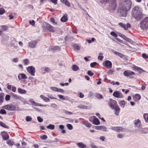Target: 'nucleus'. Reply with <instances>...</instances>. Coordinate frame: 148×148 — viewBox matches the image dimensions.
Returning a JSON list of instances; mask_svg holds the SVG:
<instances>
[{
  "label": "nucleus",
  "instance_id": "c9c22d12",
  "mask_svg": "<svg viewBox=\"0 0 148 148\" xmlns=\"http://www.w3.org/2000/svg\"><path fill=\"white\" fill-rule=\"evenodd\" d=\"M103 65L104 64V65H112V63L110 61L106 60L103 62Z\"/></svg>",
  "mask_w": 148,
  "mask_h": 148
},
{
  "label": "nucleus",
  "instance_id": "3c124183",
  "mask_svg": "<svg viewBox=\"0 0 148 148\" xmlns=\"http://www.w3.org/2000/svg\"><path fill=\"white\" fill-rule=\"evenodd\" d=\"M47 138V137L46 135H43L42 136H40L41 139L43 140H45Z\"/></svg>",
  "mask_w": 148,
  "mask_h": 148
},
{
  "label": "nucleus",
  "instance_id": "864d4df0",
  "mask_svg": "<svg viewBox=\"0 0 148 148\" xmlns=\"http://www.w3.org/2000/svg\"><path fill=\"white\" fill-rule=\"evenodd\" d=\"M90 76H92L94 74L92 72V71H88L87 73Z\"/></svg>",
  "mask_w": 148,
  "mask_h": 148
},
{
  "label": "nucleus",
  "instance_id": "aec40b11",
  "mask_svg": "<svg viewBox=\"0 0 148 148\" xmlns=\"http://www.w3.org/2000/svg\"><path fill=\"white\" fill-rule=\"evenodd\" d=\"M95 128L97 130H102L103 131H106L107 128L104 126H97L95 127Z\"/></svg>",
  "mask_w": 148,
  "mask_h": 148
},
{
  "label": "nucleus",
  "instance_id": "ea45409f",
  "mask_svg": "<svg viewBox=\"0 0 148 148\" xmlns=\"http://www.w3.org/2000/svg\"><path fill=\"white\" fill-rule=\"evenodd\" d=\"M7 143L10 146H12L14 145L13 142L10 140L8 141Z\"/></svg>",
  "mask_w": 148,
  "mask_h": 148
},
{
  "label": "nucleus",
  "instance_id": "39448f33",
  "mask_svg": "<svg viewBox=\"0 0 148 148\" xmlns=\"http://www.w3.org/2000/svg\"><path fill=\"white\" fill-rule=\"evenodd\" d=\"M120 9L119 10L120 15L121 16L125 17L127 16V12L130 9H128L125 7L119 5Z\"/></svg>",
  "mask_w": 148,
  "mask_h": 148
},
{
  "label": "nucleus",
  "instance_id": "58836bf2",
  "mask_svg": "<svg viewBox=\"0 0 148 148\" xmlns=\"http://www.w3.org/2000/svg\"><path fill=\"white\" fill-rule=\"evenodd\" d=\"M5 12V10L2 8H0V14L2 15Z\"/></svg>",
  "mask_w": 148,
  "mask_h": 148
},
{
  "label": "nucleus",
  "instance_id": "c85d7f7f",
  "mask_svg": "<svg viewBox=\"0 0 148 148\" xmlns=\"http://www.w3.org/2000/svg\"><path fill=\"white\" fill-rule=\"evenodd\" d=\"M78 108L82 109H88V106L86 105H80L77 107Z\"/></svg>",
  "mask_w": 148,
  "mask_h": 148
},
{
  "label": "nucleus",
  "instance_id": "ddd939ff",
  "mask_svg": "<svg viewBox=\"0 0 148 148\" xmlns=\"http://www.w3.org/2000/svg\"><path fill=\"white\" fill-rule=\"evenodd\" d=\"M37 43V42L36 40L31 41L28 43L29 47L31 48H35L36 47Z\"/></svg>",
  "mask_w": 148,
  "mask_h": 148
},
{
  "label": "nucleus",
  "instance_id": "8fccbe9b",
  "mask_svg": "<svg viewBox=\"0 0 148 148\" xmlns=\"http://www.w3.org/2000/svg\"><path fill=\"white\" fill-rule=\"evenodd\" d=\"M10 96L9 95H7L5 97V100L6 101H8L10 100Z\"/></svg>",
  "mask_w": 148,
  "mask_h": 148
},
{
  "label": "nucleus",
  "instance_id": "cd10ccee",
  "mask_svg": "<svg viewBox=\"0 0 148 148\" xmlns=\"http://www.w3.org/2000/svg\"><path fill=\"white\" fill-rule=\"evenodd\" d=\"M68 20V17L67 16H63L61 19V21L63 22H66Z\"/></svg>",
  "mask_w": 148,
  "mask_h": 148
},
{
  "label": "nucleus",
  "instance_id": "20e7f679",
  "mask_svg": "<svg viewBox=\"0 0 148 148\" xmlns=\"http://www.w3.org/2000/svg\"><path fill=\"white\" fill-rule=\"evenodd\" d=\"M140 27L143 30L146 29L148 28V17L144 18L140 22Z\"/></svg>",
  "mask_w": 148,
  "mask_h": 148
},
{
  "label": "nucleus",
  "instance_id": "7ed1b4c3",
  "mask_svg": "<svg viewBox=\"0 0 148 148\" xmlns=\"http://www.w3.org/2000/svg\"><path fill=\"white\" fill-rule=\"evenodd\" d=\"M132 4L131 0H121L119 5L125 7L128 9H130Z\"/></svg>",
  "mask_w": 148,
  "mask_h": 148
},
{
  "label": "nucleus",
  "instance_id": "bb28decb",
  "mask_svg": "<svg viewBox=\"0 0 148 148\" xmlns=\"http://www.w3.org/2000/svg\"><path fill=\"white\" fill-rule=\"evenodd\" d=\"M18 92L21 94H25L26 92V91L24 89H22L20 88L18 89Z\"/></svg>",
  "mask_w": 148,
  "mask_h": 148
},
{
  "label": "nucleus",
  "instance_id": "423d86ee",
  "mask_svg": "<svg viewBox=\"0 0 148 148\" xmlns=\"http://www.w3.org/2000/svg\"><path fill=\"white\" fill-rule=\"evenodd\" d=\"M123 75L126 76H129L130 78H134V75H135V73L129 70L125 71L123 72Z\"/></svg>",
  "mask_w": 148,
  "mask_h": 148
},
{
  "label": "nucleus",
  "instance_id": "72a5a7b5",
  "mask_svg": "<svg viewBox=\"0 0 148 148\" xmlns=\"http://www.w3.org/2000/svg\"><path fill=\"white\" fill-rule=\"evenodd\" d=\"M4 94L3 93H0V102H3L4 100Z\"/></svg>",
  "mask_w": 148,
  "mask_h": 148
},
{
  "label": "nucleus",
  "instance_id": "0e129e2a",
  "mask_svg": "<svg viewBox=\"0 0 148 148\" xmlns=\"http://www.w3.org/2000/svg\"><path fill=\"white\" fill-rule=\"evenodd\" d=\"M120 105L121 106H124L125 104V103L124 100L121 101H120Z\"/></svg>",
  "mask_w": 148,
  "mask_h": 148
},
{
  "label": "nucleus",
  "instance_id": "09e8293b",
  "mask_svg": "<svg viewBox=\"0 0 148 148\" xmlns=\"http://www.w3.org/2000/svg\"><path fill=\"white\" fill-rule=\"evenodd\" d=\"M110 34L115 37H117V35L114 32H111L110 33Z\"/></svg>",
  "mask_w": 148,
  "mask_h": 148
},
{
  "label": "nucleus",
  "instance_id": "6e6552de",
  "mask_svg": "<svg viewBox=\"0 0 148 148\" xmlns=\"http://www.w3.org/2000/svg\"><path fill=\"white\" fill-rule=\"evenodd\" d=\"M108 106L112 109L117 105V101L112 99H109V102L108 103Z\"/></svg>",
  "mask_w": 148,
  "mask_h": 148
},
{
  "label": "nucleus",
  "instance_id": "b1692460",
  "mask_svg": "<svg viewBox=\"0 0 148 148\" xmlns=\"http://www.w3.org/2000/svg\"><path fill=\"white\" fill-rule=\"evenodd\" d=\"M147 130H148V129L146 128H141L139 130V132L141 134H146L147 132Z\"/></svg>",
  "mask_w": 148,
  "mask_h": 148
},
{
  "label": "nucleus",
  "instance_id": "13d9d810",
  "mask_svg": "<svg viewBox=\"0 0 148 148\" xmlns=\"http://www.w3.org/2000/svg\"><path fill=\"white\" fill-rule=\"evenodd\" d=\"M142 56L143 58L145 59H146L148 58V56L146 55L145 53H143L142 54Z\"/></svg>",
  "mask_w": 148,
  "mask_h": 148
},
{
  "label": "nucleus",
  "instance_id": "f704fd0d",
  "mask_svg": "<svg viewBox=\"0 0 148 148\" xmlns=\"http://www.w3.org/2000/svg\"><path fill=\"white\" fill-rule=\"evenodd\" d=\"M118 24L121 27H123L125 29L127 30L126 25L121 23H119Z\"/></svg>",
  "mask_w": 148,
  "mask_h": 148
},
{
  "label": "nucleus",
  "instance_id": "6e6d98bb",
  "mask_svg": "<svg viewBox=\"0 0 148 148\" xmlns=\"http://www.w3.org/2000/svg\"><path fill=\"white\" fill-rule=\"evenodd\" d=\"M24 64H27L29 63V61L28 59H25L23 60V61Z\"/></svg>",
  "mask_w": 148,
  "mask_h": 148
},
{
  "label": "nucleus",
  "instance_id": "7c9ffc66",
  "mask_svg": "<svg viewBox=\"0 0 148 148\" xmlns=\"http://www.w3.org/2000/svg\"><path fill=\"white\" fill-rule=\"evenodd\" d=\"M0 27H1V30L2 32L7 30L8 28V26L5 25H1Z\"/></svg>",
  "mask_w": 148,
  "mask_h": 148
},
{
  "label": "nucleus",
  "instance_id": "a19ab883",
  "mask_svg": "<svg viewBox=\"0 0 148 148\" xmlns=\"http://www.w3.org/2000/svg\"><path fill=\"white\" fill-rule=\"evenodd\" d=\"M102 54L103 53H99V55L98 57V59L100 60H103V57L102 56Z\"/></svg>",
  "mask_w": 148,
  "mask_h": 148
},
{
  "label": "nucleus",
  "instance_id": "dca6fc26",
  "mask_svg": "<svg viewBox=\"0 0 148 148\" xmlns=\"http://www.w3.org/2000/svg\"><path fill=\"white\" fill-rule=\"evenodd\" d=\"M133 98L135 101H138L140 99L141 97L139 94H136L133 96Z\"/></svg>",
  "mask_w": 148,
  "mask_h": 148
},
{
  "label": "nucleus",
  "instance_id": "e433bc0d",
  "mask_svg": "<svg viewBox=\"0 0 148 148\" xmlns=\"http://www.w3.org/2000/svg\"><path fill=\"white\" fill-rule=\"evenodd\" d=\"M114 53L115 54L119 56L121 58H123L124 56V55L123 54L119 52L115 51Z\"/></svg>",
  "mask_w": 148,
  "mask_h": 148
},
{
  "label": "nucleus",
  "instance_id": "c756f323",
  "mask_svg": "<svg viewBox=\"0 0 148 148\" xmlns=\"http://www.w3.org/2000/svg\"><path fill=\"white\" fill-rule=\"evenodd\" d=\"M47 127L48 129L51 130H53L54 129L55 125H54L50 124L49 125L47 126Z\"/></svg>",
  "mask_w": 148,
  "mask_h": 148
},
{
  "label": "nucleus",
  "instance_id": "a878e982",
  "mask_svg": "<svg viewBox=\"0 0 148 148\" xmlns=\"http://www.w3.org/2000/svg\"><path fill=\"white\" fill-rule=\"evenodd\" d=\"M82 123L86 127H90L91 126V123L86 121H83Z\"/></svg>",
  "mask_w": 148,
  "mask_h": 148
},
{
  "label": "nucleus",
  "instance_id": "5701e85b",
  "mask_svg": "<svg viewBox=\"0 0 148 148\" xmlns=\"http://www.w3.org/2000/svg\"><path fill=\"white\" fill-rule=\"evenodd\" d=\"M77 145L80 148H86V145L81 143H77Z\"/></svg>",
  "mask_w": 148,
  "mask_h": 148
},
{
  "label": "nucleus",
  "instance_id": "de8ad7c7",
  "mask_svg": "<svg viewBox=\"0 0 148 148\" xmlns=\"http://www.w3.org/2000/svg\"><path fill=\"white\" fill-rule=\"evenodd\" d=\"M51 90L55 91H58V89L57 87H52L51 88Z\"/></svg>",
  "mask_w": 148,
  "mask_h": 148
},
{
  "label": "nucleus",
  "instance_id": "e2e57ef3",
  "mask_svg": "<svg viewBox=\"0 0 148 148\" xmlns=\"http://www.w3.org/2000/svg\"><path fill=\"white\" fill-rule=\"evenodd\" d=\"M29 23L33 26L35 24V21L33 20H32V21H30L29 22Z\"/></svg>",
  "mask_w": 148,
  "mask_h": 148
},
{
  "label": "nucleus",
  "instance_id": "bf43d9fd",
  "mask_svg": "<svg viewBox=\"0 0 148 148\" xmlns=\"http://www.w3.org/2000/svg\"><path fill=\"white\" fill-rule=\"evenodd\" d=\"M74 47L75 49H77V50H80V48L77 45H74Z\"/></svg>",
  "mask_w": 148,
  "mask_h": 148
},
{
  "label": "nucleus",
  "instance_id": "f8f14e48",
  "mask_svg": "<svg viewBox=\"0 0 148 148\" xmlns=\"http://www.w3.org/2000/svg\"><path fill=\"white\" fill-rule=\"evenodd\" d=\"M28 72L32 75L34 76L35 70V68L32 66H29L27 69Z\"/></svg>",
  "mask_w": 148,
  "mask_h": 148
},
{
  "label": "nucleus",
  "instance_id": "0eeeda50",
  "mask_svg": "<svg viewBox=\"0 0 148 148\" xmlns=\"http://www.w3.org/2000/svg\"><path fill=\"white\" fill-rule=\"evenodd\" d=\"M3 108L8 110L14 111L16 110V107L12 104H8L3 107Z\"/></svg>",
  "mask_w": 148,
  "mask_h": 148
},
{
  "label": "nucleus",
  "instance_id": "f3484780",
  "mask_svg": "<svg viewBox=\"0 0 148 148\" xmlns=\"http://www.w3.org/2000/svg\"><path fill=\"white\" fill-rule=\"evenodd\" d=\"M114 109L115 110V114L117 115L118 116L119 115V113L120 112V108L119 107V106L118 105L116 106L115 107H114V108L113 109Z\"/></svg>",
  "mask_w": 148,
  "mask_h": 148
},
{
  "label": "nucleus",
  "instance_id": "c03bdc74",
  "mask_svg": "<svg viewBox=\"0 0 148 148\" xmlns=\"http://www.w3.org/2000/svg\"><path fill=\"white\" fill-rule=\"evenodd\" d=\"M0 113L3 114H6V112L4 109H1L0 110Z\"/></svg>",
  "mask_w": 148,
  "mask_h": 148
},
{
  "label": "nucleus",
  "instance_id": "680f3d73",
  "mask_svg": "<svg viewBox=\"0 0 148 148\" xmlns=\"http://www.w3.org/2000/svg\"><path fill=\"white\" fill-rule=\"evenodd\" d=\"M44 70L47 73H49V72H50V69L49 68L46 67L45 69Z\"/></svg>",
  "mask_w": 148,
  "mask_h": 148
},
{
  "label": "nucleus",
  "instance_id": "393cba45",
  "mask_svg": "<svg viewBox=\"0 0 148 148\" xmlns=\"http://www.w3.org/2000/svg\"><path fill=\"white\" fill-rule=\"evenodd\" d=\"M134 123L136 126L137 127L138 125H140V126H141V122L140 120L139 119H138L137 120H135Z\"/></svg>",
  "mask_w": 148,
  "mask_h": 148
},
{
  "label": "nucleus",
  "instance_id": "4468645a",
  "mask_svg": "<svg viewBox=\"0 0 148 148\" xmlns=\"http://www.w3.org/2000/svg\"><path fill=\"white\" fill-rule=\"evenodd\" d=\"M1 136L4 140H6L8 139L9 136L6 132H3L1 133Z\"/></svg>",
  "mask_w": 148,
  "mask_h": 148
},
{
  "label": "nucleus",
  "instance_id": "a18cd8bd",
  "mask_svg": "<svg viewBox=\"0 0 148 148\" xmlns=\"http://www.w3.org/2000/svg\"><path fill=\"white\" fill-rule=\"evenodd\" d=\"M97 98L99 99H102L103 98L102 95L100 94H98L97 95Z\"/></svg>",
  "mask_w": 148,
  "mask_h": 148
},
{
  "label": "nucleus",
  "instance_id": "9b49d317",
  "mask_svg": "<svg viewBox=\"0 0 148 148\" xmlns=\"http://www.w3.org/2000/svg\"><path fill=\"white\" fill-rule=\"evenodd\" d=\"M111 129L116 132H123L124 131L125 129L121 126L112 127L111 128Z\"/></svg>",
  "mask_w": 148,
  "mask_h": 148
},
{
  "label": "nucleus",
  "instance_id": "6ab92c4d",
  "mask_svg": "<svg viewBox=\"0 0 148 148\" xmlns=\"http://www.w3.org/2000/svg\"><path fill=\"white\" fill-rule=\"evenodd\" d=\"M93 117H94V118L92 121V123L96 125L99 124L100 121L95 116H93Z\"/></svg>",
  "mask_w": 148,
  "mask_h": 148
},
{
  "label": "nucleus",
  "instance_id": "4be33fe9",
  "mask_svg": "<svg viewBox=\"0 0 148 148\" xmlns=\"http://www.w3.org/2000/svg\"><path fill=\"white\" fill-rule=\"evenodd\" d=\"M133 69L135 71H137L138 73H141L143 72L144 71L143 70L141 69L140 68L136 66H135L133 67Z\"/></svg>",
  "mask_w": 148,
  "mask_h": 148
},
{
  "label": "nucleus",
  "instance_id": "4d7b16f0",
  "mask_svg": "<svg viewBox=\"0 0 148 148\" xmlns=\"http://www.w3.org/2000/svg\"><path fill=\"white\" fill-rule=\"evenodd\" d=\"M50 21L51 22H53V23H54L55 24L57 25V23L56 22H55L54 18H50Z\"/></svg>",
  "mask_w": 148,
  "mask_h": 148
},
{
  "label": "nucleus",
  "instance_id": "37998d69",
  "mask_svg": "<svg viewBox=\"0 0 148 148\" xmlns=\"http://www.w3.org/2000/svg\"><path fill=\"white\" fill-rule=\"evenodd\" d=\"M32 117L30 116H26V120L27 121H30L32 120Z\"/></svg>",
  "mask_w": 148,
  "mask_h": 148
},
{
  "label": "nucleus",
  "instance_id": "1a4fd4ad",
  "mask_svg": "<svg viewBox=\"0 0 148 148\" xmlns=\"http://www.w3.org/2000/svg\"><path fill=\"white\" fill-rule=\"evenodd\" d=\"M113 95L114 97L119 98H122L124 97L122 93L120 91H114L113 94Z\"/></svg>",
  "mask_w": 148,
  "mask_h": 148
},
{
  "label": "nucleus",
  "instance_id": "9d476101",
  "mask_svg": "<svg viewBox=\"0 0 148 148\" xmlns=\"http://www.w3.org/2000/svg\"><path fill=\"white\" fill-rule=\"evenodd\" d=\"M29 102L32 103V105L35 106H40L46 107L47 106V105L41 104L40 103L36 102L33 99H30L29 100Z\"/></svg>",
  "mask_w": 148,
  "mask_h": 148
},
{
  "label": "nucleus",
  "instance_id": "412c9836",
  "mask_svg": "<svg viewBox=\"0 0 148 148\" xmlns=\"http://www.w3.org/2000/svg\"><path fill=\"white\" fill-rule=\"evenodd\" d=\"M119 36L123 39L130 42H132V41L130 39L127 38L123 34H121Z\"/></svg>",
  "mask_w": 148,
  "mask_h": 148
},
{
  "label": "nucleus",
  "instance_id": "052dcab7",
  "mask_svg": "<svg viewBox=\"0 0 148 148\" xmlns=\"http://www.w3.org/2000/svg\"><path fill=\"white\" fill-rule=\"evenodd\" d=\"M64 4H65V5H67V6L69 7L70 6V3H69V2L68 0H67V1L65 2V3H64Z\"/></svg>",
  "mask_w": 148,
  "mask_h": 148
},
{
  "label": "nucleus",
  "instance_id": "f03ea898",
  "mask_svg": "<svg viewBox=\"0 0 148 148\" xmlns=\"http://www.w3.org/2000/svg\"><path fill=\"white\" fill-rule=\"evenodd\" d=\"M116 0H100V2L102 4H104L107 2L109 4L108 10L111 12H113L115 10L116 5Z\"/></svg>",
  "mask_w": 148,
  "mask_h": 148
},
{
  "label": "nucleus",
  "instance_id": "a211bd4d",
  "mask_svg": "<svg viewBox=\"0 0 148 148\" xmlns=\"http://www.w3.org/2000/svg\"><path fill=\"white\" fill-rule=\"evenodd\" d=\"M46 27L47 29L49 31L51 32H53V27L50 24L47 23L46 24Z\"/></svg>",
  "mask_w": 148,
  "mask_h": 148
},
{
  "label": "nucleus",
  "instance_id": "79ce46f5",
  "mask_svg": "<svg viewBox=\"0 0 148 148\" xmlns=\"http://www.w3.org/2000/svg\"><path fill=\"white\" fill-rule=\"evenodd\" d=\"M79 69V67L77 65H73L72 69L74 71H76Z\"/></svg>",
  "mask_w": 148,
  "mask_h": 148
},
{
  "label": "nucleus",
  "instance_id": "2eb2a0df",
  "mask_svg": "<svg viewBox=\"0 0 148 148\" xmlns=\"http://www.w3.org/2000/svg\"><path fill=\"white\" fill-rule=\"evenodd\" d=\"M18 77L19 80L22 79H26L27 78L26 75L25 74L23 73L19 74L18 75Z\"/></svg>",
  "mask_w": 148,
  "mask_h": 148
},
{
  "label": "nucleus",
  "instance_id": "49530a36",
  "mask_svg": "<svg viewBox=\"0 0 148 148\" xmlns=\"http://www.w3.org/2000/svg\"><path fill=\"white\" fill-rule=\"evenodd\" d=\"M67 126L68 128L70 130H71L73 129V127L72 125L70 124H67Z\"/></svg>",
  "mask_w": 148,
  "mask_h": 148
},
{
  "label": "nucleus",
  "instance_id": "338daca9",
  "mask_svg": "<svg viewBox=\"0 0 148 148\" xmlns=\"http://www.w3.org/2000/svg\"><path fill=\"white\" fill-rule=\"evenodd\" d=\"M12 91L13 92H15L16 91V88L15 87L13 86L12 87Z\"/></svg>",
  "mask_w": 148,
  "mask_h": 148
},
{
  "label": "nucleus",
  "instance_id": "69168bd1",
  "mask_svg": "<svg viewBox=\"0 0 148 148\" xmlns=\"http://www.w3.org/2000/svg\"><path fill=\"white\" fill-rule=\"evenodd\" d=\"M44 101L46 102H48L49 101L50 99L49 98L46 97Z\"/></svg>",
  "mask_w": 148,
  "mask_h": 148
},
{
  "label": "nucleus",
  "instance_id": "f257e3e1",
  "mask_svg": "<svg viewBox=\"0 0 148 148\" xmlns=\"http://www.w3.org/2000/svg\"><path fill=\"white\" fill-rule=\"evenodd\" d=\"M132 15L137 21L140 20L143 17L142 9L138 6H135L132 9Z\"/></svg>",
  "mask_w": 148,
  "mask_h": 148
},
{
  "label": "nucleus",
  "instance_id": "2f4dec72",
  "mask_svg": "<svg viewBox=\"0 0 148 148\" xmlns=\"http://www.w3.org/2000/svg\"><path fill=\"white\" fill-rule=\"evenodd\" d=\"M52 50L53 51H60V48L58 46H56L53 47L52 48Z\"/></svg>",
  "mask_w": 148,
  "mask_h": 148
},
{
  "label": "nucleus",
  "instance_id": "4c0bfd02",
  "mask_svg": "<svg viewBox=\"0 0 148 148\" xmlns=\"http://www.w3.org/2000/svg\"><path fill=\"white\" fill-rule=\"evenodd\" d=\"M0 125L5 128H7V125L2 122H0Z\"/></svg>",
  "mask_w": 148,
  "mask_h": 148
},
{
  "label": "nucleus",
  "instance_id": "5fc2aeb1",
  "mask_svg": "<svg viewBox=\"0 0 148 148\" xmlns=\"http://www.w3.org/2000/svg\"><path fill=\"white\" fill-rule=\"evenodd\" d=\"M37 120L39 122H42L43 121V119L40 117V116H38L37 117Z\"/></svg>",
  "mask_w": 148,
  "mask_h": 148
},
{
  "label": "nucleus",
  "instance_id": "603ef678",
  "mask_svg": "<svg viewBox=\"0 0 148 148\" xmlns=\"http://www.w3.org/2000/svg\"><path fill=\"white\" fill-rule=\"evenodd\" d=\"M58 96L60 99L65 100V98L64 97V96L62 95H58Z\"/></svg>",
  "mask_w": 148,
  "mask_h": 148
},
{
  "label": "nucleus",
  "instance_id": "774afa93",
  "mask_svg": "<svg viewBox=\"0 0 148 148\" xmlns=\"http://www.w3.org/2000/svg\"><path fill=\"white\" fill-rule=\"evenodd\" d=\"M69 37L68 36H67L65 37V40L66 41H70V40L69 39Z\"/></svg>",
  "mask_w": 148,
  "mask_h": 148
},
{
  "label": "nucleus",
  "instance_id": "473e14b6",
  "mask_svg": "<svg viewBox=\"0 0 148 148\" xmlns=\"http://www.w3.org/2000/svg\"><path fill=\"white\" fill-rule=\"evenodd\" d=\"M143 117L145 122H148V113H145L143 115Z\"/></svg>",
  "mask_w": 148,
  "mask_h": 148
}]
</instances>
